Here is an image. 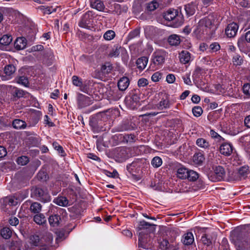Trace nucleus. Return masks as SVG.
<instances>
[{
  "instance_id": "obj_1",
  "label": "nucleus",
  "mask_w": 250,
  "mask_h": 250,
  "mask_svg": "<svg viewBox=\"0 0 250 250\" xmlns=\"http://www.w3.org/2000/svg\"><path fill=\"white\" fill-rule=\"evenodd\" d=\"M219 23L218 16L216 14H210L199 21L196 30L199 33L206 34L212 37Z\"/></svg>"
},
{
  "instance_id": "obj_2",
  "label": "nucleus",
  "mask_w": 250,
  "mask_h": 250,
  "mask_svg": "<svg viewBox=\"0 0 250 250\" xmlns=\"http://www.w3.org/2000/svg\"><path fill=\"white\" fill-rule=\"evenodd\" d=\"M164 18L166 20L170 21L169 26L174 28L179 27L183 23V19L178 14L177 10L170 9L168 10L165 14Z\"/></svg>"
},
{
  "instance_id": "obj_3",
  "label": "nucleus",
  "mask_w": 250,
  "mask_h": 250,
  "mask_svg": "<svg viewBox=\"0 0 250 250\" xmlns=\"http://www.w3.org/2000/svg\"><path fill=\"white\" fill-rule=\"evenodd\" d=\"M166 54L164 51L158 50L152 55L149 68L152 71L159 69L163 66L165 59Z\"/></svg>"
},
{
  "instance_id": "obj_4",
  "label": "nucleus",
  "mask_w": 250,
  "mask_h": 250,
  "mask_svg": "<svg viewBox=\"0 0 250 250\" xmlns=\"http://www.w3.org/2000/svg\"><path fill=\"white\" fill-rule=\"evenodd\" d=\"M226 176V171L222 166H216L214 168V173L209 176L208 178L212 182L223 180Z\"/></svg>"
},
{
  "instance_id": "obj_5",
  "label": "nucleus",
  "mask_w": 250,
  "mask_h": 250,
  "mask_svg": "<svg viewBox=\"0 0 250 250\" xmlns=\"http://www.w3.org/2000/svg\"><path fill=\"white\" fill-rule=\"evenodd\" d=\"M150 238L148 233L144 232H139L138 246L144 249H148L149 248Z\"/></svg>"
},
{
  "instance_id": "obj_6",
  "label": "nucleus",
  "mask_w": 250,
  "mask_h": 250,
  "mask_svg": "<svg viewBox=\"0 0 250 250\" xmlns=\"http://www.w3.org/2000/svg\"><path fill=\"white\" fill-rule=\"evenodd\" d=\"M78 104L80 108L87 106L92 104V100L83 94H79L77 98Z\"/></svg>"
},
{
  "instance_id": "obj_7",
  "label": "nucleus",
  "mask_w": 250,
  "mask_h": 250,
  "mask_svg": "<svg viewBox=\"0 0 250 250\" xmlns=\"http://www.w3.org/2000/svg\"><path fill=\"white\" fill-rule=\"evenodd\" d=\"M233 150L232 145L229 143H223L219 147L220 153L226 156H230L232 153Z\"/></svg>"
},
{
  "instance_id": "obj_8",
  "label": "nucleus",
  "mask_w": 250,
  "mask_h": 250,
  "mask_svg": "<svg viewBox=\"0 0 250 250\" xmlns=\"http://www.w3.org/2000/svg\"><path fill=\"white\" fill-rule=\"evenodd\" d=\"M238 29V25L235 22H231L226 28V34L229 38L233 37L236 35Z\"/></svg>"
},
{
  "instance_id": "obj_9",
  "label": "nucleus",
  "mask_w": 250,
  "mask_h": 250,
  "mask_svg": "<svg viewBox=\"0 0 250 250\" xmlns=\"http://www.w3.org/2000/svg\"><path fill=\"white\" fill-rule=\"evenodd\" d=\"M35 193L40 198L42 202L46 203L50 201V196L48 193L42 188H38L35 189Z\"/></svg>"
},
{
  "instance_id": "obj_10",
  "label": "nucleus",
  "mask_w": 250,
  "mask_h": 250,
  "mask_svg": "<svg viewBox=\"0 0 250 250\" xmlns=\"http://www.w3.org/2000/svg\"><path fill=\"white\" fill-rule=\"evenodd\" d=\"M179 58L180 62L187 64L193 60V56L187 50H183L179 54Z\"/></svg>"
},
{
  "instance_id": "obj_11",
  "label": "nucleus",
  "mask_w": 250,
  "mask_h": 250,
  "mask_svg": "<svg viewBox=\"0 0 250 250\" xmlns=\"http://www.w3.org/2000/svg\"><path fill=\"white\" fill-rule=\"evenodd\" d=\"M197 3L191 2L185 5V10L187 16L189 17L194 14L197 8Z\"/></svg>"
},
{
  "instance_id": "obj_12",
  "label": "nucleus",
  "mask_w": 250,
  "mask_h": 250,
  "mask_svg": "<svg viewBox=\"0 0 250 250\" xmlns=\"http://www.w3.org/2000/svg\"><path fill=\"white\" fill-rule=\"evenodd\" d=\"M129 84V80L126 77L121 78L118 82V87L121 91L125 90L128 87Z\"/></svg>"
},
{
  "instance_id": "obj_13",
  "label": "nucleus",
  "mask_w": 250,
  "mask_h": 250,
  "mask_svg": "<svg viewBox=\"0 0 250 250\" xmlns=\"http://www.w3.org/2000/svg\"><path fill=\"white\" fill-rule=\"evenodd\" d=\"M151 226V224L145 221H140L137 228L138 231L148 233L150 232L149 228Z\"/></svg>"
},
{
  "instance_id": "obj_14",
  "label": "nucleus",
  "mask_w": 250,
  "mask_h": 250,
  "mask_svg": "<svg viewBox=\"0 0 250 250\" xmlns=\"http://www.w3.org/2000/svg\"><path fill=\"white\" fill-rule=\"evenodd\" d=\"M182 241L185 245H190L194 241L192 233L188 232L185 233L182 237Z\"/></svg>"
},
{
  "instance_id": "obj_15",
  "label": "nucleus",
  "mask_w": 250,
  "mask_h": 250,
  "mask_svg": "<svg viewBox=\"0 0 250 250\" xmlns=\"http://www.w3.org/2000/svg\"><path fill=\"white\" fill-rule=\"evenodd\" d=\"M26 40L23 37L18 38L14 42V46L18 50L23 49L26 46Z\"/></svg>"
},
{
  "instance_id": "obj_16",
  "label": "nucleus",
  "mask_w": 250,
  "mask_h": 250,
  "mask_svg": "<svg viewBox=\"0 0 250 250\" xmlns=\"http://www.w3.org/2000/svg\"><path fill=\"white\" fill-rule=\"evenodd\" d=\"M90 5L92 8L99 11L104 10V6L102 1L100 0H90Z\"/></svg>"
},
{
  "instance_id": "obj_17",
  "label": "nucleus",
  "mask_w": 250,
  "mask_h": 250,
  "mask_svg": "<svg viewBox=\"0 0 250 250\" xmlns=\"http://www.w3.org/2000/svg\"><path fill=\"white\" fill-rule=\"evenodd\" d=\"M90 23V13H86L82 17L81 21L79 22V26L83 28L88 27Z\"/></svg>"
},
{
  "instance_id": "obj_18",
  "label": "nucleus",
  "mask_w": 250,
  "mask_h": 250,
  "mask_svg": "<svg viewBox=\"0 0 250 250\" xmlns=\"http://www.w3.org/2000/svg\"><path fill=\"white\" fill-rule=\"evenodd\" d=\"M148 62V58L143 57L139 58L136 61V65L140 70H143L146 66Z\"/></svg>"
},
{
  "instance_id": "obj_19",
  "label": "nucleus",
  "mask_w": 250,
  "mask_h": 250,
  "mask_svg": "<svg viewBox=\"0 0 250 250\" xmlns=\"http://www.w3.org/2000/svg\"><path fill=\"white\" fill-rule=\"evenodd\" d=\"M168 42L171 45L177 46L180 44L181 39L178 35L173 34L169 36Z\"/></svg>"
},
{
  "instance_id": "obj_20",
  "label": "nucleus",
  "mask_w": 250,
  "mask_h": 250,
  "mask_svg": "<svg viewBox=\"0 0 250 250\" xmlns=\"http://www.w3.org/2000/svg\"><path fill=\"white\" fill-rule=\"evenodd\" d=\"M249 173V167L248 166H243L240 167L238 170L237 174L238 175V179L245 178Z\"/></svg>"
},
{
  "instance_id": "obj_21",
  "label": "nucleus",
  "mask_w": 250,
  "mask_h": 250,
  "mask_svg": "<svg viewBox=\"0 0 250 250\" xmlns=\"http://www.w3.org/2000/svg\"><path fill=\"white\" fill-rule=\"evenodd\" d=\"M53 202L56 204L62 207H66L68 205V200L65 197H59L54 200Z\"/></svg>"
},
{
  "instance_id": "obj_22",
  "label": "nucleus",
  "mask_w": 250,
  "mask_h": 250,
  "mask_svg": "<svg viewBox=\"0 0 250 250\" xmlns=\"http://www.w3.org/2000/svg\"><path fill=\"white\" fill-rule=\"evenodd\" d=\"M196 144L198 146L204 149L208 148L210 146L209 142L203 138H198L196 140Z\"/></svg>"
},
{
  "instance_id": "obj_23",
  "label": "nucleus",
  "mask_w": 250,
  "mask_h": 250,
  "mask_svg": "<svg viewBox=\"0 0 250 250\" xmlns=\"http://www.w3.org/2000/svg\"><path fill=\"white\" fill-rule=\"evenodd\" d=\"M14 128L17 129H24L26 126L25 122L20 119H15L13 122Z\"/></svg>"
},
{
  "instance_id": "obj_24",
  "label": "nucleus",
  "mask_w": 250,
  "mask_h": 250,
  "mask_svg": "<svg viewBox=\"0 0 250 250\" xmlns=\"http://www.w3.org/2000/svg\"><path fill=\"white\" fill-rule=\"evenodd\" d=\"M204 161V156L201 153H197L193 155V161L195 164L201 165L203 164Z\"/></svg>"
},
{
  "instance_id": "obj_25",
  "label": "nucleus",
  "mask_w": 250,
  "mask_h": 250,
  "mask_svg": "<svg viewBox=\"0 0 250 250\" xmlns=\"http://www.w3.org/2000/svg\"><path fill=\"white\" fill-rule=\"evenodd\" d=\"M11 234L12 231L9 228L5 227L0 229V236L4 239H9Z\"/></svg>"
},
{
  "instance_id": "obj_26",
  "label": "nucleus",
  "mask_w": 250,
  "mask_h": 250,
  "mask_svg": "<svg viewBox=\"0 0 250 250\" xmlns=\"http://www.w3.org/2000/svg\"><path fill=\"white\" fill-rule=\"evenodd\" d=\"M159 0H153L146 4V9L149 11H154L159 7Z\"/></svg>"
},
{
  "instance_id": "obj_27",
  "label": "nucleus",
  "mask_w": 250,
  "mask_h": 250,
  "mask_svg": "<svg viewBox=\"0 0 250 250\" xmlns=\"http://www.w3.org/2000/svg\"><path fill=\"white\" fill-rule=\"evenodd\" d=\"M247 42L245 36H242L238 40L237 45L241 51L244 50L247 48Z\"/></svg>"
},
{
  "instance_id": "obj_28",
  "label": "nucleus",
  "mask_w": 250,
  "mask_h": 250,
  "mask_svg": "<svg viewBox=\"0 0 250 250\" xmlns=\"http://www.w3.org/2000/svg\"><path fill=\"white\" fill-rule=\"evenodd\" d=\"M60 217L58 215H51L49 217L48 221L50 225L52 227L58 226L59 224Z\"/></svg>"
},
{
  "instance_id": "obj_29",
  "label": "nucleus",
  "mask_w": 250,
  "mask_h": 250,
  "mask_svg": "<svg viewBox=\"0 0 250 250\" xmlns=\"http://www.w3.org/2000/svg\"><path fill=\"white\" fill-rule=\"evenodd\" d=\"M34 220L39 225L43 224L46 222L44 215L41 213L35 215L34 217Z\"/></svg>"
},
{
  "instance_id": "obj_30",
  "label": "nucleus",
  "mask_w": 250,
  "mask_h": 250,
  "mask_svg": "<svg viewBox=\"0 0 250 250\" xmlns=\"http://www.w3.org/2000/svg\"><path fill=\"white\" fill-rule=\"evenodd\" d=\"M188 169L185 167H180L177 170V176L181 179H187Z\"/></svg>"
},
{
  "instance_id": "obj_31",
  "label": "nucleus",
  "mask_w": 250,
  "mask_h": 250,
  "mask_svg": "<svg viewBox=\"0 0 250 250\" xmlns=\"http://www.w3.org/2000/svg\"><path fill=\"white\" fill-rule=\"evenodd\" d=\"M233 64L235 66L241 65L243 62V57L239 54H234L232 57Z\"/></svg>"
},
{
  "instance_id": "obj_32",
  "label": "nucleus",
  "mask_w": 250,
  "mask_h": 250,
  "mask_svg": "<svg viewBox=\"0 0 250 250\" xmlns=\"http://www.w3.org/2000/svg\"><path fill=\"white\" fill-rule=\"evenodd\" d=\"M12 41V37L10 35H5L0 39V43L4 45H9Z\"/></svg>"
},
{
  "instance_id": "obj_33",
  "label": "nucleus",
  "mask_w": 250,
  "mask_h": 250,
  "mask_svg": "<svg viewBox=\"0 0 250 250\" xmlns=\"http://www.w3.org/2000/svg\"><path fill=\"white\" fill-rule=\"evenodd\" d=\"M170 107V103L168 100H162L157 104V108L159 110H163Z\"/></svg>"
},
{
  "instance_id": "obj_34",
  "label": "nucleus",
  "mask_w": 250,
  "mask_h": 250,
  "mask_svg": "<svg viewBox=\"0 0 250 250\" xmlns=\"http://www.w3.org/2000/svg\"><path fill=\"white\" fill-rule=\"evenodd\" d=\"M30 210L34 213H39L42 209V206L37 202L32 203L30 207Z\"/></svg>"
},
{
  "instance_id": "obj_35",
  "label": "nucleus",
  "mask_w": 250,
  "mask_h": 250,
  "mask_svg": "<svg viewBox=\"0 0 250 250\" xmlns=\"http://www.w3.org/2000/svg\"><path fill=\"white\" fill-rule=\"evenodd\" d=\"M198 174L196 172L192 170L188 169L187 179H188L189 181H194L198 179Z\"/></svg>"
},
{
  "instance_id": "obj_36",
  "label": "nucleus",
  "mask_w": 250,
  "mask_h": 250,
  "mask_svg": "<svg viewBox=\"0 0 250 250\" xmlns=\"http://www.w3.org/2000/svg\"><path fill=\"white\" fill-rule=\"evenodd\" d=\"M244 95L247 98L250 99V83H245L242 87Z\"/></svg>"
},
{
  "instance_id": "obj_37",
  "label": "nucleus",
  "mask_w": 250,
  "mask_h": 250,
  "mask_svg": "<svg viewBox=\"0 0 250 250\" xmlns=\"http://www.w3.org/2000/svg\"><path fill=\"white\" fill-rule=\"evenodd\" d=\"M115 37V33L114 31L109 30L104 34V38L106 41H111Z\"/></svg>"
},
{
  "instance_id": "obj_38",
  "label": "nucleus",
  "mask_w": 250,
  "mask_h": 250,
  "mask_svg": "<svg viewBox=\"0 0 250 250\" xmlns=\"http://www.w3.org/2000/svg\"><path fill=\"white\" fill-rule=\"evenodd\" d=\"M151 163L153 167L157 168L162 165V160L160 157L156 156L152 159Z\"/></svg>"
},
{
  "instance_id": "obj_39",
  "label": "nucleus",
  "mask_w": 250,
  "mask_h": 250,
  "mask_svg": "<svg viewBox=\"0 0 250 250\" xmlns=\"http://www.w3.org/2000/svg\"><path fill=\"white\" fill-rule=\"evenodd\" d=\"M29 161V158L26 156H21L17 159V163L18 165L21 166L26 165Z\"/></svg>"
},
{
  "instance_id": "obj_40",
  "label": "nucleus",
  "mask_w": 250,
  "mask_h": 250,
  "mask_svg": "<svg viewBox=\"0 0 250 250\" xmlns=\"http://www.w3.org/2000/svg\"><path fill=\"white\" fill-rule=\"evenodd\" d=\"M15 67L12 64L6 65L4 68V73L7 76H11L15 71Z\"/></svg>"
},
{
  "instance_id": "obj_41",
  "label": "nucleus",
  "mask_w": 250,
  "mask_h": 250,
  "mask_svg": "<svg viewBox=\"0 0 250 250\" xmlns=\"http://www.w3.org/2000/svg\"><path fill=\"white\" fill-rule=\"evenodd\" d=\"M15 90V94L18 98L26 97L27 95H28V93L22 90L19 89L16 87H14Z\"/></svg>"
},
{
  "instance_id": "obj_42",
  "label": "nucleus",
  "mask_w": 250,
  "mask_h": 250,
  "mask_svg": "<svg viewBox=\"0 0 250 250\" xmlns=\"http://www.w3.org/2000/svg\"><path fill=\"white\" fill-rule=\"evenodd\" d=\"M121 47H119L116 46H114L111 50L109 53V56L110 57H117L120 54V49Z\"/></svg>"
},
{
  "instance_id": "obj_43",
  "label": "nucleus",
  "mask_w": 250,
  "mask_h": 250,
  "mask_svg": "<svg viewBox=\"0 0 250 250\" xmlns=\"http://www.w3.org/2000/svg\"><path fill=\"white\" fill-rule=\"evenodd\" d=\"M72 83L74 85L82 87L83 85V81L81 78H79L77 76H73L72 78Z\"/></svg>"
},
{
  "instance_id": "obj_44",
  "label": "nucleus",
  "mask_w": 250,
  "mask_h": 250,
  "mask_svg": "<svg viewBox=\"0 0 250 250\" xmlns=\"http://www.w3.org/2000/svg\"><path fill=\"white\" fill-rule=\"evenodd\" d=\"M112 69V65L109 63H107L102 65L101 71L103 73L108 74L111 72Z\"/></svg>"
},
{
  "instance_id": "obj_45",
  "label": "nucleus",
  "mask_w": 250,
  "mask_h": 250,
  "mask_svg": "<svg viewBox=\"0 0 250 250\" xmlns=\"http://www.w3.org/2000/svg\"><path fill=\"white\" fill-rule=\"evenodd\" d=\"M17 83L19 84H21L25 87L28 86L29 84V82L27 78L25 76H21L18 78L17 81Z\"/></svg>"
},
{
  "instance_id": "obj_46",
  "label": "nucleus",
  "mask_w": 250,
  "mask_h": 250,
  "mask_svg": "<svg viewBox=\"0 0 250 250\" xmlns=\"http://www.w3.org/2000/svg\"><path fill=\"white\" fill-rule=\"evenodd\" d=\"M140 35V30L138 29H136L129 33L127 36L128 40H132V39L138 37Z\"/></svg>"
},
{
  "instance_id": "obj_47",
  "label": "nucleus",
  "mask_w": 250,
  "mask_h": 250,
  "mask_svg": "<svg viewBox=\"0 0 250 250\" xmlns=\"http://www.w3.org/2000/svg\"><path fill=\"white\" fill-rule=\"evenodd\" d=\"M192 113L196 117H199L203 113V110L200 106H195L192 108Z\"/></svg>"
},
{
  "instance_id": "obj_48",
  "label": "nucleus",
  "mask_w": 250,
  "mask_h": 250,
  "mask_svg": "<svg viewBox=\"0 0 250 250\" xmlns=\"http://www.w3.org/2000/svg\"><path fill=\"white\" fill-rule=\"evenodd\" d=\"M201 241L204 244L208 246H210L211 244V241L209 238H208L206 234L203 235L201 239Z\"/></svg>"
},
{
  "instance_id": "obj_49",
  "label": "nucleus",
  "mask_w": 250,
  "mask_h": 250,
  "mask_svg": "<svg viewBox=\"0 0 250 250\" xmlns=\"http://www.w3.org/2000/svg\"><path fill=\"white\" fill-rule=\"evenodd\" d=\"M17 199H15L14 197H8L5 198V201L8 205L10 206L15 205L17 204Z\"/></svg>"
},
{
  "instance_id": "obj_50",
  "label": "nucleus",
  "mask_w": 250,
  "mask_h": 250,
  "mask_svg": "<svg viewBox=\"0 0 250 250\" xmlns=\"http://www.w3.org/2000/svg\"><path fill=\"white\" fill-rule=\"evenodd\" d=\"M141 164V161L137 160L136 161L133 162L131 164H130L129 166H127V168L128 169L130 168L131 170H133V168L140 167Z\"/></svg>"
},
{
  "instance_id": "obj_51",
  "label": "nucleus",
  "mask_w": 250,
  "mask_h": 250,
  "mask_svg": "<svg viewBox=\"0 0 250 250\" xmlns=\"http://www.w3.org/2000/svg\"><path fill=\"white\" fill-rule=\"evenodd\" d=\"M162 78V74L159 72H157L154 73L152 77H151V80L152 81L156 82H158Z\"/></svg>"
},
{
  "instance_id": "obj_52",
  "label": "nucleus",
  "mask_w": 250,
  "mask_h": 250,
  "mask_svg": "<svg viewBox=\"0 0 250 250\" xmlns=\"http://www.w3.org/2000/svg\"><path fill=\"white\" fill-rule=\"evenodd\" d=\"M148 81L146 79L141 78L138 81V85L139 87H144L148 84Z\"/></svg>"
},
{
  "instance_id": "obj_53",
  "label": "nucleus",
  "mask_w": 250,
  "mask_h": 250,
  "mask_svg": "<svg viewBox=\"0 0 250 250\" xmlns=\"http://www.w3.org/2000/svg\"><path fill=\"white\" fill-rule=\"evenodd\" d=\"M210 135L212 138L218 139L219 141L224 140V139L221 136H220L217 132L212 130H210Z\"/></svg>"
},
{
  "instance_id": "obj_54",
  "label": "nucleus",
  "mask_w": 250,
  "mask_h": 250,
  "mask_svg": "<svg viewBox=\"0 0 250 250\" xmlns=\"http://www.w3.org/2000/svg\"><path fill=\"white\" fill-rule=\"evenodd\" d=\"M209 48L212 52H216L220 49V46L218 43L214 42L210 45Z\"/></svg>"
},
{
  "instance_id": "obj_55",
  "label": "nucleus",
  "mask_w": 250,
  "mask_h": 250,
  "mask_svg": "<svg viewBox=\"0 0 250 250\" xmlns=\"http://www.w3.org/2000/svg\"><path fill=\"white\" fill-rule=\"evenodd\" d=\"M9 224L13 226H16L19 223V219L16 217H11L9 220Z\"/></svg>"
},
{
  "instance_id": "obj_56",
  "label": "nucleus",
  "mask_w": 250,
  "mask_h": 250,
  "mask_svg": "<svg viewBox=\"0 0 250 250\" xmlns=\"http://www.w3.org/2000/svg\"><path fill=\"white\" fill-rule=\"evenodd\" d=\"M167 82L169 83H172L175 80V77L173 74H168L166 78Z\"/></svg>"
},
{
  "instance_id": "obj_57",
  "label": "nucleus",
  "mask_w": 250,
  "mask_h": 250,
  "mask_svg": "<svg viewBox=\"0 0 250 250\" xmlns=\"http://www.w3.org/2000/svg\"><path fill=\"white\" fill-rule=\"evenodd\" d=\"M240 5L244 7H250V2L248 0H240Z\"/></svg>"
},
{
  "instance_id": "obj_58",
  "label": "nucleus",
  "mask_w": 250,
  "mask_h": 250,
  "mask_svg": "<svg viewBox=\"0 0 250 250\" xmlns=\"http://www.w3.org/2000/svg\"><path fill=\"white\" fill-rule=\"evenodd\" d=\"M43 49V46L42 45H37L32 46L31 48V51L34 52V51H42Z\"/></svg>"
},
{
  "instance_id": "obj_59",
  "label": "nucleus",
  "mask_w": 250,
  "mask_h": 250,
  "mask_svg": "<svg viewBox=\"0 0 250 250\" xmlns=\"http://www.w3.org/2000/svg\"><path fill=\"white\" fill-rule=\"evenodd\" d=\"M43 10L44 13L47 14H50L52 13V12L56 11V9L55 8H53L52 7H50L44 8L43 9Z\"/></svg>"
},
{
  "instance_id": "obj_60",
  "label": "nucleus",
  "mask_w": 250,
  "mask_h": 250,
  "mask_svg": "<svg viewBox=\"0 0 250 250\" xmlns=\"http://www.w3.org/2000/svg\"><path fill=\"white\" fill-rule=\"evenodd\" d=\"M6 155L7 151L6 148L2 146H0V158L5 157Z\"/></svg>"
},
{
  "instance_id": "obj_61",
  "label": "nucleus",
  "mask_w": 250,
  "mask_h": 250,
  "mask_svg": "<svg viewBox=\"0 0 250 250\" xmlns=\"http://www.w3.org/2000/svg\"><path fill=\"white\" fill-rule=\"evenodd\" d=\"M53 146L59 153L62 154L64 152L62 147L61 146L59 145L57 143H54Z\"/></svg>"
},
{
  "instance_id": "obj_62",
  "label": "nucleus",
  "mask_w": 250,
  "mask_h": 250,
  "mask_svg": "<svg viewBox=\"0 0 250 250\" xmlns=\"http://www.w3.org/2000/svg\"><path fill=\"white\" fill-rule=\"evenodd\" d=\"M59 90L58 89H55L50 95V97L53 99H56L59 95Z\"/></svg>"
},
{
  "instance_id": "obj_63",
  "label": "nucleus",
  "mask_w": 250,
  "mask_h": 250,
  "mask_svg": "<svg viewBox=\"0 0 250 250\" xmlns=\"http://www.w3.org/2000/svg\"><path fill=\"white\" fill-rule=\"evenodd\" d=\"M191 101L195 104H197L200 101V97L197 95H194L191 98Z\"/></svg>"
},
{
  "instance_id": "obj_64",
  "label": "nucleus",
  "mask_w": 250,
  "mask_h": 250,
  "mask_svg": "<svg viewBox=\"0 0 250 250\" xmlns=\"http://www.w3.org/2000/svg\"><path fill=\"white\" fill-rule=\"evenodd\" d=\"M244 124L247 127L250 128V115L245 118Z\"/></svg>"
}]
</instances>
